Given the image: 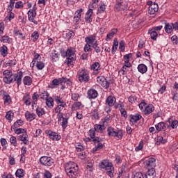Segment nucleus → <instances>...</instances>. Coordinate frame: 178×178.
I'll return each instance as SVG.
<instances>
[{
    "label": "nucleus",
    "mask_w": 178,
    "mask_h": 178,
    "mask_svg": "<svg viewBox=\"0 0 178 178\" xmlns=\"http://www.w3.org/2000/svg\"><path fill=\"white\" fill-rule=\"evenodd\" d=\"M38 97H40V96L37 93H34L33 95L32 99H33V105H37V101L38 99Z\"/></svg>",
    "instance_id": "obj_51"
},
{
    "label": "nucleus",
    "mask_w": 178,
    "mask_h": 178,
    "mask_svg": "<svg viewBox=\"0 0 178 178\" xmlns=\"http://www.w3.org/2000/svg\"><path fill=\"white\" fill-rule=\"evenodd\" d=\"M118 33V30L116 29H113L111 30V32L108 34H107V36L106 38V41H109L110 40H112L113 38V35Z\"/></svg>",
    "instance_id": "obj_25"
},
{
    "label": "nucleus",
    "mask_w": 178,
    "mask_h": 178,
    "mask_svg": "<svg viewBox=\"0 0 178 178\" xmlns=\"http://www.w3.org/2000/svg\"><path fill=\"white\" fill-rule=\"evenodd\" d=\"M94 130L95 131H98V133H102L105 130V126L96 124L94 126Z\"/></svg>",
    "instance_id": "obj_27"
},
{
    "label": "nucleus",
    "mask_w": 178,
    "mask_h": 178,
    "mask_svg": "<svg viewBox=\"0 0 178 178\" xmlns=\"http://www.w3.org/2000/svg\"><path fill=\"white\" fill-rule=\"evenodd\" d=\"M1 144L3 148V149H6L8 145V142L6 141V139L5 138H1Z\"/></svg>",
    "instance_id": "obj_54"
},
{
    "label": "nucleus",
    "mask_w": 178,
    "mask_h": 178,
    "mask_svg": "<svg viewBox=\"0 0 178 178\" xmlns=\"http://www.w3.org/2000/svg\"><path fill=\"white\" fill-rule=\"evenodd\" d=\"M138 70L140 72V73H142V74H144V73H147V70H148V68L147 67V65L144 64H140L138 66Z\"/></svg>",
    "instance_id": "obj_22"
},
{
    "label": "nucleus",
    "mask_w": 178,
    "mask_h": 178,
    "mask_svg": "<svg viewBox=\"0 0 178 178\" xmlns=\"http://www.w3.org/2000/svg\"><path fill=\"white\" fill-rule=\"evenodd\" d=\"M65 172L69 177L73 178L79 175V166L72 161L67 163L65 166Z\"/></svg>",
    "instance_id": "obj_1"
},
{
    "label": "nucleus",
    "mask_w": 178,
    "mask_h": 178,
    "mask_svg": "<svg viewBox=\"0 0 178 178\" xmlns=\"http://www.w3.org/2000/svg\"><path fill=\"white\" fill-rule=\"evenodd\" d=\"M45 133L51 140H53V141H58L60 138V136L51 130H47Z\"/></svg>",
    "instance_id": "obj_8"
},
{
    "label": "nucleus",
    "mask_w": 178,
    "mask_h": 178,
    "mask_svg": "<svg viewBox=\"0 0 178 178\" xmlns=\"http://www.w3.org/2000/svg\"><path fill=\"white\" fill-rule=\"evenodd\" d=\"M130 118V122L131 123H137V122H138V120H140V119H141V118H143V116H141V115L137 113L136 115H130L129 116Z\"/></svg>",
    "instance_id": "obj_18"
},
{
    "label": "nucleus",
    "mask_w": 178,
    "mask_h": 178,
    "mask_svg": "<svg viewBox=\"0 0 178 178\" xmlns=\"http://www.w3.org/2000/svg\"><path fill=\"white\" fill-rule=\"evenodd\" d=\"M131 56H133V54L131 53L129 54H126L124 56V62L125 64L127 65H130V58H131Z\"/></svg>",
    "instance_id": "obj_42"
},
{
    "label": "nucleus",
    "mask_w": 178,
    "mask_h": 178,
    "mask_svg": "<svg viewBox=\"0 0 178 178\" xmlns=\"http://www.w3.org/2000/svg\"><path fill=\"white\" fill-rule=\"evenodd\" d=\"M46 104L48 108L54 107V99L52 97H49L46 99Z\"/></svg>",
    "instance_id": "obj_39"
},
{
    "label": "nucleus",
    "mask_w": 178,
    "mask_h": 178,
    "mask_svg": "<svg viewBox=\"0 0 178 178\" xmlns=\"http://www.w3.org/2000/svg\"><path fill=\"white\" fill-rule=\"evenodd\" d=\"M37 16V12L35 11V8L30 9L28 11V18L30 22L34 23V24H38V22L34 19V17Z\"/></svg>",
    "instance_id": "obj_7"
},
{
    "label": "nucleus",
    "mask_w": 178,
    "mask_h": 178,
    "mask_svg": "<svg viewBox=\"0 0 178 178\" xmlns=\"http://www.w3.org/2000/svg\"><path fill=\"white\" fill-rule=\"evenodd\" d=\"M90 80V76L87 72L83 71L79 76V81L81 83H87Z\"/></svg>",
    "instance_id": "obj_11"
},
{
    "label": "nucleus",
    "mask_w": 178,
    "mask_h": 178,
    "mask_svg": "<svg viewBox=\"0 0 178 178\" xmlns=\"http://www.w3.org/2000/svg\"><path fill=\"white\" fill-rule=\"evenodd\" d=\"M92 9L90 8L86 15V23H91L92 22V19H91V16H92Z\"/></svg>",
    "instance_id": "obj_20"
},
{
    "label": "nucleus",
    "mask_w": 178,
    "mask_h": 178,
    "mask_svg": "<svg viewBox=\"0 0 178 178\" xmlns=\"http://www.w3.org/2000/svg\"><path fill=\"white\" fill-rule=\"evenodd\" d=\"M48 97H49V93H48V92H42L40 95V97L42 99H48Z\"/></svg>",
    "instance_id": "obj_48"
},
{
    "label": "nucleus",
    "mask_w": 178,
    "mask_h": 178,
    "mask_svg": "<svg viewBox=\"0 0 178 178\" xmlns=\"http://www.w3.org/2000/svg\"><path fill=\"white\" fill-rule=\"evenodd\" d=\"M15 175L19 178L23 177L24 176V170L22 168L18 169L15 172Z\"/></svg>",
    "instance_id": "obj_40"
},
{
    "label": "nucleus",
    "mask_w": 178,
    "mask_h": 178,
    "mask_svg": "<svg viewBox=\"0 0 178 178\" xmlns=\"http://www.w3.org/2000/svg\"><path fill=\"white\" fill-rule=\"evenodd\" d=\"M40 162L44 166H52L54 165V159L48 156H42L40 159Z\"/></svg>",
    "instance_id": "obj_5"
},
{
    "label": "nucleus",
    "mask_w": 178,
    "mask_h": 178,
    "mask_svg": "<svg viewBox=\"0 0 178 178\" xmlns=\"http://www.w3.org/2000/svg\"><path fill=\"white\" fill-rule=\"evenodd\" d=\"M118 47H119V42H118V38H114L112 47L113 55H115L116 49H118Z\"/></svg>",
    "instance_id": "obj_30"
},
{
    "label": "nucleus",
    "mask_w": 178,
    "mask_h": 178,
    "mask_svg": "<svg viewBox=\"0 0 178 178\" xmlns=\"http://www.w3.org/2000/svg\"><path fill=\"white\" fill-rule=\"evenodd\" d=\"M54 99L56 102L58 104V105H59V104H61L60 105H63V104H66L65 103V102H63V99H62V98L59 96H55Z\"/></svg>",
    "instance_id": "obj_46"
},
{
    "label": "nucleus",
    "mask_w": 178,
    "mask_h": 178,
    "mask_svg": "<svg viewBox=\"0 0 178 178\" xmlns=\"http://www.w3.org/2000/svg\"><path fill=\"white\" fill-rule=\"evenodd\" d=\"M134 178H147V175H143L141 172H136Z\"/></svg>",
    "instance_id": "obj_56"
},
{
    "label": "nucleus",
    "mask_w": 178,
    "mask_h": 178,
    "mask_svg": "<svg viewBox=\"0 0 178 178\" xmlns=\"http://www.w3.org/2000/svg\"><path fill=\"white\" fill-rule=\"evenodd\" d=\"M109 84L110 83L108 81H106V79H105L100 86H102V87H104V88H109Z\"/></svg>",
    "instance_id": "obj_55"
},
{
    "label": "nucleus",
    "mask_w": 178,
    "mask_h": 178,
    "mask_svg": "<svg viewBox=\"0 0 178 178\" xmlns=\"http://www.w3.org/2000/svg\"><path fill=\"white\" fill-rule=\"evenodd\" d=\"M92 141L95 143V145H96L95 147H94L92 149L93 152H97V151H99V149H102V148H104V145L101 143V141H102V138L99 137H96L95 139L92 140Z\"/></svg>",
    "instance_id": "obj_6"
},
{
    "label": "nucleus",
    "mask_w": 178,
    "mask_h": 178,
    "mask_svg": "<svg viewBox=\"0 0 178 178\" xmlns=\"http://www.w3.org/2000/svg\"><path fill=\"white\" fill-rule=\"evenodd\" d=\"M36 67L38 70H42L45 67V64L42 61H38L36 63Z\"/></svg>",
    "instance_id": "obj_44"
},
{
    "label": "nucleus",
    "mask_w": 178,
    "mask_h": 178,
    "mask_svg": "<svg viewBox=\"0 0 178 178\" xmlns=\"http://www.w3.org/2000/svg\"><path fill=\"white\" fill-rule=\"evenodd\" d=\"M51 58L53 60V62H58L59 60V54L56 50H54L51 52Z\"/></svg>",
    "instance_id": "obj_23"
},
{
    "label": "nucleus",
    "mask_w": 178,
    "mask_h": 178,
    "mask_svg": "<svg viewBox=\"0 0 178 178\" xmlns=\"http://www.w3.org/2000/svg\"><path fill=\"white\" fill-rule=\"evenodd\" d=\"M0 52L2 56L3 57L6 56L8 55V47L3 45V47H1Z\"/></svg>",
    "instance_id": "obj_36"
},
{
    "label": "nucleus",
    "mask_w": 178,
    "mask_h": 178,
    "mask_svg": "<svg viewBox=\"0 0 178 178\" xmlns=\"http://www.w3.org/2000/svg\"><path fill=\"white\" fill-rule=\"evenodd\" d=\"M105 9H106L105 4L102 3L99 8H98V12H99V13H102L105 12Z\"/></svg>",
    "instance_id": "obj_63"
},
{
    "label": "nucleus",
    "mask_w": 178,
    "mask_h": 178,
    "mask_svg": "<svg viewBox=\"0 0 178 178\" xmlns=\"http://www.w3.org/2000/svg\"><path fill=\"white\" fill-rule=\"evenodd\" d=\"M115 102L116 99L112 96H108L106 99V104L109 106H113Z\"/></svg>",
    "instance_id": "obj_17"
},
{
    "label": "nucleus",
    "mask_w": 178,
    "mask_h": 178,
    "mask_svg": "<svg viewBox=\"0 0 178 178\" xmlns=\"http://www.w3.org/2000/svg\"><path fill=\"white\" fill-rule=\"evenodd\" d=\"M119 49H120L121 52H124V42L123 40L120 42Z\"/></svg>",
    "instance_id": "obj_61"
},
{
    "label": "nucleus",
    "mask_w": 178,
    "mask_h": 178,
    "mask_svg": "<svg viewBox=\"0 0 178 178\" xmlns=\"http://www.w3.org/2000/svg\"><path fill=\"white\" fill-rule=\"evenodd\" d=\"M81 12H83V8H80L75 13V15L74 17H76L78 19H81Z\"/></svg>",
    "instance_id": "obj_53"
},
{
    "label": "nucleus",
    "mask_w": 178,
    "mask_h": 178,
    "mask_svg": "<svg viewBox=\"0 0 178 178\" xmlns=\"http://www.w3.org/2000/svg\"><path fill=\"white\" fill-rule=\"evenodd\" d=\"M30 95H26L24 96L23 101L25 105H31V102H30Z\"/></svg>",
    "instance_id": "obj_41"
},
{
    "label": "nucleus",
    "mask_w": 178,
    "mask_h": 178,
    "mask_svg": "<svg viewBox=\"0 0 178 178\" xmlns=\"http://www.w3.org/2000/svg\"><path fill=\"white\" fill-rule=\"evenodd\" d=\"M143 145H144V142L140 141L139 143L138 146L135 148V151L136 152L141 151V149H143Z\"/></svg>",
    "instance_id": "obj_59"
},
{
    "label": "nucleus",
    "mask_w": 178,
    "mask_h": 178,
    "mask_svg": "<svg viewBox=\"0 0 178 178\" xmlns=\"http://www.w3.org/2000/svg\"><path fill=\"white\" fill-rule=\"evenodd\" d=\"M67 118H63V122L61 124L63 129H66V127H67Z\"/></svg>",
    "instance_id": "obj_58"
},
{
    "label": "nucleus",
    "mask_w": 178,
    "mask_h": 178,
    "mask_svg": "<svg viewBox=\"0 0 178 178\" xmlns=\"http://www.w3.org/2000/svg\"><path fill=\"white\" fill-rule=\"evenodd\" d=\"M156 130L161 131V130H165L166 129V124L165 122H159L155 125Z\"/></svg>",
    "instance_id": "obj_24"
},
{
    "label": "nucleus",
    "mask_w": 178,
    "mask_h": 178,
    "mask_svg": "<svg viewBox=\"0 0 178 178\" xmlns=\"http://www.w3.org/2000/svg\"><path fill=\"white\" fill-rule=\"evenodd\" d=\"M65 106H66V104L58 105L54 110L55 113H60V112H62Z\"/></svg>",
    "instance_id": "obj_38"
},
{
    "label": "nucleus",
    "mask_w": 178,
    "mask_h": 178,
    "mask_svg": "<svg viewBox=\"0 0 178 178\" xmlns=\"http://www.w3.org/2000/svg\"><path fill=\"white\" fill-rule=\"evenodd\" d=\"M66 37L68 38L69 39L72 37H74V32L72 31H68L67 32H66Z\"/></svg>",
    "instance_id": "obj_64"
},
{
    "label": "nucleus",
    "mask_w": 178,
    "mask_h": 178,
    "mask_svg": "<svg viewBox=\"0 0 178 178\" xmlns=\"http://www.w3.org/2000/svg\"><path fill=\"white\" fill-rule=\"evenodd\" d=\"M24 86H31L33 83V79L29 76H26L23 79Z\"/></svg>",
    "instance_id": "obj_26"
},
{
    "label": "nucleus",
    "mask_w": 178,
    "mask_h": 178,
    "mask_svg": "<svg viewBox=\"0 0 178 178\" xmlns=\"http://www.w3.org/2000/svg\"><path fill=\"white\" fill-rule=\"evenodd\" d=\"M66 56H73V55H76L74 54V51H73V49H68L65 53Z\"/></svg>",
    "instance_id": "obj_49"
},
{
    "label": "nucleus",
    "mask_w": 178,
    "mask_h": 178,
    "mask_svg": "<svg viewBox=\"0 0 178 178\" xmlns=\"http://www.w3.org/2000/svg\"><path fill=\"white\" fill-rule=\"evenodd\" d=\"M25 118H26V120L32 122V120L35 119V113H31L30 111H26L25 113Z\"/></svg>",
    "instance_id": "obj_21"
},
{
    "label": "nucleus",
    "mask_w": 178,
    "mask_h": 178,
    "mask_svg": "<svg viewBox=\"0 0 178 178\" xmlns=\"http://www.w3.org/2000/svg\"><path fill=\"white\" fill-rule=\"evenodd\" d=\"M19 138L20 141H23L24 144H27V138H29V135H27V133H25L22 135H20Z\"/></svg>",
    "instance_id": "obj_35"
},
{
    "label": "nucleus",
    "mask_w": 178,
    "mask_h": 178,
    "mask_svg": "<svg viewBox=\"0 0 178 178\" xmlns=\"http://www.w3.org/2000/svg\"><path fill=\"white\" fill-rule=\"evenodd\" d=\"M156 160L154 158H149L148 160L144 162L147 169L154 168L156 166Z\"/></svg>",
    "instance_id": "obj_10"
},
{
    "label": "nucleus",
    "mask_w": 178,
    "mask_h": 178,
    "mask_svg": "<svg viewBox=\"0 0 178 178\" xmlns=\"http://www.w3.org/2000/svg\"><path fill=\"white\" fill-rule=\"evenodd\" d=\"M95 38H96L95 35H90L89 37H86L85 38V41H86V44H94V42H95Z\"/></svg>",
    "instance_id": "obj_29"
},
{
    "label": "nucleus",
    "mask_w": 178,
    "mask_h": 178,
    "mask_svg": "<svg viewBox=\"0 0 178 178\" xmlns=\"http://www.w3.org/2000/svg\"><path fill=\"white\" fill-rule=\"evenodd\" d=\"M10 144H13L14 147H16L17 145V143L16 141V137L12 136L10 138Z\"/></svg>",
    "instance_id": "obj_60"
},
{
    "label": "nucleus",
    "mask_w": 178,
    "mask_h": 178,
    "mask_svg": "<svg viewBox=\"0 0 178 178\" xmlns=\"http://www.w3.org/2000/svg\"><path fill=\"white\" fill-rule=\"evenodd\" d=\"M4 77L3 78V81L6 84H10V83H13V73L9 70H5L3 72Z\"/></svg>",
    "instance_id": "obj_3"
},
{
    "label": "nucleus",
    "mask_w": 178,
    "mask_h": 178,
    "mask_svg": "<svg viewBox=\"0 0 178 178\" xmlns=\"http://www.w3.org/2000/svg\"><path fill=\"white\" fill-rule=\"evenodd\" d=\"M0 93L3 95V99L4 101V104H10L12 99H10V96L6 91L4 90H1Z\"/></svg>",
    "instance_id": "obj_12"
},
{
    "label": "nucleus",
    "mask_w": 178,
    "mask_h": 178,
    "mask_svg": "<svg viewBox=\"0 0 178 178\" xmlns=\"http://www.w3.org/2000/svg\"><path fill=\"white\" fill-rule=\"evenodd\" d=\"M2 42H10V38L8 35H4L1 39Z\"/></svg>",
    "instance_id": "obj_62"
},
{
    "label": "nucleus",
    "mask_w": 178,
    "mask_h": 178,
    "mask_svg": "<svg viewBox=\"0 0 178 178\" xmlns=\"http://www.w3.org/2000/svg\"><path fill=\"white\" fill-rule=\"evenodd\" d=\"M153 111H155V107L152 104H149L148 106H146L145 109H143V113L144 115H150V113H152Z\"/></svg>",
    "instance_id": "obj_15"
},
{
    "label": "nucleus",
    "mask_w": 178,
    "mask_h": 178,
    "mask_svg": "<svg viewBox=\"0 0 178 178\" xmlns=\"http://www.w3.org/2000/svg\"><path fill=\"white\" fill-rule=\"evenodd\" d=\"M148 170L146 173V175H145V176H146L147 178H155V169L154 168H147Z\"/></svg>",
    "instance_id": "obj_19"
},
{
    "label": "nucleus",
    "mask_w": 178,
    "mask_h": 178,
    "mask_svg": "<svg viewBox=\"0 0 178 178\" xmlns=\"http://www.w3.org/2000/svg\"><path fill=\"white\" fill-rule=\"evenodd\" d=\"M16 1L15 0H10V5L8 6V12H12V10H13V8L15 6V2Z\"/></svg>",
    "instance_id": "obj_47"
},
{
    "label": "nucleus",
    "mask_w": 178,
    "mask_h": 178,
    "mask_svg": "<svg viewBox=\"0 0 178 178\" xmlns=\"http://www.w3.org/2000/svg\"><path fill=\"white\" fill-rule=\"evenodd\" d=\"M23 124H24V123L23 122V120H17L13 125H12L11 129H13V130H15V129H17L19 127H20L21 126H23Z\"/></svg>",
    "instance_id": "obj_28"
},
{
    "label": "nucleus",
    "mask_w": 178,
    "mask_h": 178,
    "mask_svg": "<svg viewBox=\"0 0 178 178\" xmlns=\"http://www.w3.org/2000/svg\"><path fill=\"white\" fill-rule=\"evenodd\" d=\"M108 136L110 137H117L119 140L123 138V131L119 129H114L112 127H109L107 129Z\"/></svg>",
    "instance_id": "obj_2"
},
{
    "label": "nucleus",
    "mask_w": 178,
    "mask_h": 178,
    "mask_svg": "<svg viewBox=\"0 0 178 178\" xmlns=\"http://www.w3.org/2000/svg\"><path fill=\"white\" fill-rule=\"evenodd\" d=\"M165 33H167L168 34H170V33H172V31H173V26L172 25H170L169 23H165Z\"/></svg>",
    "instance_id": "obj_32"
},
{
    "label": "nucleus",
    "mask_w": 178,
    "mask_h": 178,
    "mask_svg": "<svg viewBox=\"0 0 178 178\" xmlns=\"http://www.w3.org/2000/svg\"><path fill=\"white\" fill-rule=\"evenodd\" d=\"M63 80L65 77L59 78L58 79H54L52 81V84L49 86V88H55V86H59V84L63 83Z\"/></svg>",
    "instance_id": "obj_14"
},
{
    "label": "nucleus",
    "mask_w": 178,
    "mask_h": 178,
    "mask_svg": "<svg viewBox=\"0 0 178 178\" xmlns=\"http://www.w3.org/2000/svg\"><path fill=\"white\" fill-rule=\"evenodd\" d=\"M149 34H150L152 40L154 41L158 38V33H156V31H154V29L149 30Z\"/></svg>",
    "instance_id": "obj_31"
},
{
    "label": "nucleus",
    "mask_w": 178,
    "mask_h": 178,
    "mask_svg": "<svg viewBox=\"0 0 178 178\" xmlns=\"http://www.w3.org/2000/svg\"><path fill=\"white\" fill-rule=\"evenodd\" d=\"M99 168H101V169H105L106 172H110L111 170H114L115 169L112 163H109L108 160H103L99 163Z\"/></svg>",
    "instance_id": "obj_4"
},
{
    "label": "nucleus",
    "mask_w": 178,
    "mask_h": 178,
    "mask_svg": "<svg viewBox=\"0 0 178 178\" xmlns=\"http://www.w3.org/2000/svg\"><path fill=\"white\" fill-rule=\"evenodd\" d=\"M158 9L159 7L157 3H152L148 8V13H149V15H155V13L158 12Z\"/></svg>",
    "instance_id": "obj_13"
},
{
    "label": "nucleus",
    "mask_w": 178,
    "mask_h": 178,
    "mask_svg": "<svg viewBox=\"0 0 178 178\" xmlns=\"http://www.w3.org/2000/svg\"><path fill=\"white\" fill-rule=\"evenodd\" d=\"M91 69L95 72H98V70H101V65H99V63L95 62L91 65Z\"/></svg>",
    "instance_id": "obj_34"
},
{
    "label": "nucleus",
    "mask_w": 178,
    "mask_h": 178,
    "mask_svg": "<svg viewBox=\"0 0 178 178\" xmlns=\"http://www.w3.org/2000/svg\"><path fill=\"white\" fill-rule=\"evenodd\" d=\"M92 48L95 49L97 54H99L101 52V47L97 43H94L92 45Z\"/></svg>",
    "instance_id": "obj_50"
},
{
    "label": "nucleus",
    "mask_w": 178,
    "mask_h": 178,
    "mask_svg": "<svg viewBox=\"0 0 178 178\" xmlns=\"http://www.w3.org/2000/svg\"><path fill=\"white\" fill-rule=\"evenodd\" d=\"M88 95L90 99H94L98 97V92L94 89H90L88 91Z\"/></svg>",
    "instance_id": "obj_16"
},
{
    "label": "nucleus",
    "mask_w": 178,
    "mask_h": 178,
    "mask_svg": "<svg viewBox=\"0 0 178 178\" xmlns=\"http://www.w3.org/2000/svg\"><path fill=\"white\" fill-rule=\"evenodd\" d=\"M67 65H73L76 60V55H72L67 58Z\"/></svg>",
    "instance_id": "obj_37"
},
{
    "label": "nucleus",
    "mask_w": 178,
    "mask_h": 178,
    "mask_svg": "<svg viewBox=\"0 0 178 178\" xmlns=\"http://www.w3.org/2000/svg\"><path fill=\"white\" fill-rule=\"evenodd\" d=\"M14 131L15 133V134H22L23 133H27V131L24 129H22V128H17V129H15Z\"/></svg>",
    "instance_id": "obj_45"
},
{
    "label": "nucleus",
    "mask_w": 178,
    "mask_h": 178,
    "mask_svg": "<svg viewBox=\"0 0 178 178\" xmlns=\"http://www.w3.org/2000/svg\"><path fill=\"white\" fill-rule=\"evenodd\" d=\"M23 77V72L22 71L18 70L17 74H15L13 75V81H16L17 86H20L22 84V78Z\"/></svg>",
    "instance_id": "obj_9"
},
{
    "label": "nucleus",
    "mask_w": 178,
    "mask_h": 178,
    "mask_svg": "<svg viewBox=\"0 0 178 178\" xmlns=\"http://www.w3.org/2000/svg\"><path fill=\"white\" fill-rule=\"evenodd\" d=\"M146 105H147V103H145V101H143L139 104L138 106L140 109H141V111L144 112V109H145V106H147Z\"/></svg>",
    "instance_id": "obj_57"
},
{
    "label": "nucleus",
    "mask_w": 178,
    "mask_h": 178,
    "mask_svg": "<svg viewBox=\"0 0 178 178\" xmlns=\"http://www.w3.org/2000/svg\"><path fill=\"white\" fill-rule=\"evenodd\" d=\"M168 141V138H164L163 136H159L157 138V145H159L158 143H161V144H166Z\"/></svg>",
    "instance_id": "obj_43"
},
{
    "label": "nucleus",
    "mask_w": 178,
    "mask_h": 178,
    "mask_svg": "<svg viewBox=\"0 0 178 178\" xmlns=\"http://www.w3.org/2000/svg\"><path fill=\"white\" fill-rule=\"evenodd\" d=\"M36 113L39 118H42V115H45V110L41 107L36 108Z\"/></svg>",
    "instance_id": "obj_33"
},
{
    "label": "nucleus",
    "mask_w": 178,
    "mask_h": 178,
    "mask_svg": "<svg viewBox=\"0 0 178 178\" xmlns=\"http://www.w3.org/2000/svg\"><path fill=\"white\" fill-rule=\"evenodd\" d=\"M88 135L90 136V137L92 140H94L95 138V129H90L88 131Z\"/></svg>",
    "instance_id": "obj_52"
}]
</instances>
